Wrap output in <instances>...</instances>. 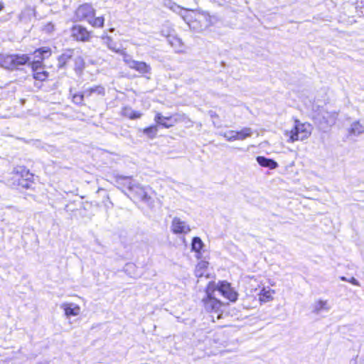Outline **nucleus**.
Returning a JSON list of instances; mask_svg holds the SVG:
<instances>
[{"label": "nucleus", "mask_w": 364, "mask_h": 364, "mask_svg": "<svg viewBox=\"0 0 364 364\" xmlns=\"http://www.w3.org/2000/svg\"><path fill=\"white\" fill-rule=\"evenodd\" d=\"M312 127L309 123H302L299 120L294 121V127L291 130H287L284 135L288 137L287 141L293 143L296 141H303L307 139L311 134Z\"/></svg>", "instance_id": "nucleus-1"}, {"label": "nucleus", "mask_w": 364, "mask_h": 364, "mask_svg": "<svg viewBox=\"0 0 364 364\" xmlns=\"http://www.w3.org/2000/svg\"><path fill=\"white\" fill-rule=\"evenodd\" d=\"M212 283L210 282L206 289L207 297L203 299V301L205 310L212 314V321L215 322L216 320H219L223 316V304L212 296Z\"/></svg>", "instance_id": "nucleus-2"}, {"label": "nucleus", "mask_w": 364, "mask_h": 364, "mask_svg": "<svg viewBox=\"0 0 364 364\" xmlns=\"http://www.w3.org/2000/svg\"><path fill=\"white\" fill-rule=\"evenodd\" d=\"M29 60L30 58L26 54L9 55L1 58V65L6 69L14 70L26 64Z\"/></svg>", "instance_id": "nucleus-3"}, {"label": "nucleus", "mask_w": 364, "mask_h": 364, "mask_svg": "<svg viewBox=\"0 0 364 364\" xmlns=\"http://www.w3.org/2000/svg\"><path fill=\"white\" fill-rule=\"evenodd\" d=\"M124 62L131 69L137 71L147 79H150L151 73V67L144 61L133 60L128 54L123 58Z\"/></svg>", "instance_id": "nucleus-4"}, {"label": "nucleus", "mask_w": 364, "mask_h": 364, "mask_svg": "<svg viewBox=\"0 0 364 364\" xmlns=\"http://www.w3.org/2000/svg\"><path fill=\"white\" fill-rule=\"evenodd\" d=\"M187 119L185 114H175L169 117H164L161 113H156L154 117V121L159 125L164 128H170L178 122L183 121Z\"/></svg>", "instance_id": "nucleus-5"}, {"label": "nucleus", "mask_w": 364, "mask_h": 364, "mask_svg": "<svg viewBox=\"0 0 364 364\" xmlns=\"http://www.w3.org/2000/svg\"><path fill=\"white\" fill-rule=\"evenodd\" d=\"M213 291H217L224 297L229 299L230 301H235L237 299V294L230 287V283L227 282H220L217 287L215 289L213 287L214 284H212Z\"/></svg>", "instance_id": "nucleus-6"}, {"label": "nucleus", "mask_w": 364, "mask_h": 364, "mask_svg": "<svg viewBox=\"0 0 364 364\" xmlns=\"http://www.w3.org/2000/svg\"><path fill=\"white\" fill-rule=\"evenodd\" d=\"M127 190L134 194V197L144 202H148L151 198L148 195L146 188L127 181Z\"/></svg>", "instance_id": "nucleus-7"}, {"label": "nucleus", "mask_w": 364, "mask_h": 364, "mask_svg": "<svg viewBox=\"0 0 364 364\" xmlns=\"http://www.w3.org/2000/svg\"><path fill=\"white\" fill-rule=\"evenodd\" d=\"M95 11L90 4H83L80 5L75 11V17L78 21H87L94 17Z\"/></svg>", "instance_id": "nucleus-8"}, {"label": "nucleus", "mask_w": 364, "mask_h": 364, "mask_svg": "<svg viewBox=\"0 0 364 364\" xmlns=\"http://www.w3.org/2000/svg\"><path fill=\"white\" fill-rule=\"evenodd\" d=\"M71 37L77 41L87 42L90 40L91 34L85 27L75 25L70 29Z\"/></svg>", "instance_id": "nucleus-9"}, {"label": "nucleus", "mask_w": 364, "mask_h": 364, "mask_svg": "<svg viewBox=\"0 0 364 364\" xmlns=\"http://www.w3.org/2000/svg\"><path fill=\"white\" fill-rule=\"evenodd\" d=\"M171 230L175 234H188L191 231L190 226L180 218L175 217L171 222Z\"/></svg>", "instance_id": "nucleus-10"}, {"label": "nucleus", "mask_w": 364, "mask_h": 364, "mask_svg": "<svg viewBox=\"0 0 364 364\" xmlns=\"http://www.w3.org/2000/svg\"><path fill=\"white\" fill-rule=\"evenodd\" d=\"M163 5L173 11V12L178 14L183 19L188 23V11L186 9H184L179 5L176 4L175 2H173L172 0H164L163 1Z\"/></svg>", "instance_id": "nucleus-11"}, {"label": "nucleus", "mask_w": 364, "mask_h": 364, "mask_svg": "<svg viewBox=\"0 0 364 364\" xmlns=\"http://www.w3.org/2000/svg\"><path fill=\"white\" fill-rule=\"evenodd\" d=\"M102 43L105 45L110 50L114 51L117 53L121 54L123 58L127 55V53L117 47V43L112 40V38L107 35L102 36Z\"/></svg>", "instance_id": "nucleus-12"}, {"label": "nucleus", "mask_w": 364, "mask_h": 364, "mask_svg": "<svg viewBox=\"0 0 364 364\" xmlns=\"http://www.w3.org/2000/svg\"><path fill=\"white\" fill-rule=\"evenodd\" d=\"M60 308L64 310L66 316H75L80 314V307L74 303H63Z\"/></svg>", "instance_id": "nucleus-13"}, {"label": "nucleus", "mask_w": 364, "mask_h": 364, "mask_svg": "<svg viewBox=\"0 0 364 364\" xmlns=\"http://www.w3.org/2000/svg\"><path fill=\"white\" fill-rule=\"evenodd\" d=\"M78 50L75 49H67L58 57V65L60 68L63 67L68 60L78 53Z\"/></svg>", "instance_id": "nucleus-14"}, {"label": "nucleus", "mask_w": 364, "mask_h": 364, "mask_svg": "<svg viewBox=\"0 0 364 364\" xmlns=\"http://www.w3.org/2000/svg\"><path fill=\"white\" fill-rule=\"evenodd\" d=\"M120 113L122 116L126 117L130 119H139L142 115L141 112L135 111L129 107H122Z\"/></svg>", "instance_id": "nucleus-15"}, {"label": "nucleus", "mask_w": 364, "mask_h": 364, "mask_svg": "<svg viewBox=\"0 0 364 364\" xmlns=\"http://www.w3.org/2000/svg\"><path fill=\"white\" fill-rule=\"evenodd\" d=\"M256 160L261 166L267 167L270 169H274L278 166V164L275 161L264 156H257Z\"/></svg>", "instance_id": "nucleus-16"}, {"label": "nucleus", "mask_w": 364, "mask_h": 364, "mask_svg": "<svg viewBox=\"0 0 364 364\" xmlns=\"http://www.w3.org/2000/svg\"><path fill=\"white\" fill-rule=\"evenodd\" d=\"M364 133V127L359 121L353 122L348 129V134L352 136H359Z\"/></svg>", "instance_id": "nucleus-17"}, {"label": "nucleus", "mask_w": 364, "mask_h": 364, "mask_svg": "<svg viewBox=\"0 0 364 364\" xmlns=\"http://www.w3.org/2000/svg\"><path fill=\"white\" fill-rule=\"evenodd\" d=\"M330 309L331 306L328 301L318 300L314 303L313 311L316 314H320L323 311H328Z\"/></svg>", "instance_id": "nucleus-18"}, {"label": "nucleus", "mask_w": 364, "mask_h": 364, "mask_svg": "<svg viewBox=\"0 0 364 364\" xmlns=\"http://www.w3.org/2000/svg\"><path fill=\"white\" fill-rule=\"evenodd\" d=\"M21 176L26 177V178H22L19 181V185L25 188H29L31 186V179L33 178V174L29 173V171L22 168L21 170Z\"/></svg>", "instance_id": "nucleus-19"}, {"label": "nucleus", "mask_w": 364, "mask_h": 364, "mask_svg": "<svg viewBox=\"0 0 364 364\" xmlns=\"http://www.w3.org/2000/svg\"><path fill=\"white\" fill-rule=\"evenodd\" d=\"M93 94L104 96L105 95V90L101 85L94 86L85 90V95L87 97H90Z\"/></svg>", "instance_id": "nucleus-20"}, {"label": "nucleus", "mask_w": 364, "mask_h": 364, "mask_svg": "<svg viewBox=\"0 0 364 364\" xmlns=\"http://www.w3.org/2000/svg\"><path fill=\"white\" fill-rule=\"evenodd\" d=\"M208 266V262L206 261L199 262L195 269V275L197 277H202L205 275V272Z\"/></svg>", "instance_id": "nucleus-21"}, {"label": "nucleus", "mask_w": 364, "mask_h": 364, "mask_svg": "<svg viewBox=\"0 0 364 364\" xmlns=\"http://www.w3.org/2000/svg\"><path fill=\"white\" fill-rule=\"evenodd\" d=\"M115 178L118 188H121L122 191L127 189V181H132L129 176H117Z\"/></svg>", "instance_id": "nucleus-22"}, {"label": "nucleus", "mask_w": 364, "mask_h": 364, "mask_svg": "<svg viewBox=\"0 0 364 364\" xmlns=\"http://www.w3.org/2000/svg\"><path fill=\"white\" fill-rule=\"evenodd\" d=\"M252 134V129L249 127H245L240 131H236V140H244L246 138L251 136Z\"/></svg>", "instance_id": "nucleus-23"}, {"label": "nucleus", "mask_w": 364, "mask_h": 364, "mask_svg": "<svg viewBox=\"0 0 364 364\" xmlns=\"http://www.w3.org/2000/svg\"><path fill=\"white\" fill-rule=\"evenodd\" d=\"M204 244L201 239L198 237H194L192 240L191 250L197 253H200V250L203 248Z\"/></svg>", "instance_id": "nucleus-24"}, {"label": "nucleus", "mask_w": 364, "mask_h": 364, "mask_svg": "<svg viewBox=\"0 0 364 364\" xmlns=\"http://www.w3.org/2000/svg\"><path fill=\"white\" fill-rule=\"evenodd\" d=\"M168 41L170 45L176 49L178 51H181L183 47V43L181 40L176 36H169Z\"/></svg>", "instance_id": "nucleus-25"}, {"label": "nucleus", "mask_w": 364, "mask_h": 364, "mask_svg": "<svg viewBox=\"0 0 364 364\" xmlns=\"http://www.w3.org/2000/svg\"><path fill=\"white\" fill-rule=\"evenodd\" d=\"M158 132L157 126L152 125L149 127L145 128L143 130L144 134H146L149 138L154 139L156 137Z\"/></svg>", "instance_id": "nucleus-26"}, {"label": "nucleus", "mask_w": 364, "mask_h": 364, "mask_svg": "<svg viewBox=\"0 0 364 364\" xmlns=\"http://www.w3.org/2000/svg\"><path fill=\"white\" fill-rule=\"evenodd\" d=\"M36 56L38 57V55H41V59L43 60L45 58H47L50 55L51 50L48 47H42L41 48L37 49L35 51Z\"/></svg>", "instance_id": "nucleus-27"}, {"label": "nucleus", "mask_w": 364, "mask_h": 364, "mask_svg": "<svg viewBox=\"0 0 364 364\" xmlns=\"http://www.w3.org/2000/svg\"><path fill=\"white\" fill-rule=\"evenodd\" d=\"M105 22V18L102 16L94 18L91 17L90 20H88V23L94 27L101 28L103 26Z\"/></svg>", "instance_id": "nucleus-28"}, {"label": "nucleus", "mask_w": 364, "mask_h": 364, "mask_svg": "<svg viewBox=\"0 0 364 364\" xmlns=\"http://www.w3.org/2000/svg\"><path fill=\"white\" fill-rule=\"evenodd\" d=\"M48 77V73L45 71L43 68L33 73V77L38 80L43 81Z\"/></svg>", "instance_id": "nucleus-29"}, {"label": "nucleus", "mask_w": 364, "mask_h": 364, "mask_svg": "<svg viewBox=\"0 0 364 364\" xmlns=\"http://www.w3.org/2000/svg\"><path fill=\"white\" fill-rule=\"evenodd\" d=\"M220 135L223 136L228 141H233L236 140V131L234 130L222 132L220 134Z\"/></svg>", "instance_id": "nucleus-30"}, {"label": "nucleus", "mask_w": 364, "mask_h": 364, "mask_svg": "<svg viewBox=\"0 0 364 364\" xmlns=\"http://www.w3.org/2000/svg\"><path fill=\"white\" fill-rule=\"evenodd\" d=\"M274 293V291L272 290H265L263 289L262 291L260 300L262 301H267L272 299V294Z\"/></svg>", "instance_id": "nucleus-31"}, {"label": "nucleus", "mask_w": 364, "mask_h": 364, "mask_svg": "<svg viewBox=\"0 0 364 364\" xmlns=\"http://www.w3.org/2000/svg\"><path fill=\"white\" fill-rule=\"evenodd\" d=\"M86 97L85 95V90L81 93H76L73 95V102L77 105H82L84 97Z\"/></svg>", "instance_id": "nucleus-32"}, {"label": "nucleus", "mask_w": 364, "mask_h": 364, "mask_svg": "<svg viewBox=\"0 0 364 364\" xmlns=\"http://www.w3.org/2000/svg\"><path fill=\"white\" fill-rule=\"evenodd\" d=\"M41 60H42L41 59V60H38L36 61L32 62L31 65V68H32L33 73H35L36 71H38L39 70H42V68H43L42 67V61Z\"/></svg>", "instance_id": "nucleus-33"}, {"label": "nucleus", "mask_w": 364, "mask_h": 364, "mask_svg": "<svg viewBox=\"0 0 364 364\" xmlns=\"http://www.w3.org/2000/svg\"><path fill=\"white\" fill-rule=\"evenodd\" d=\"M75 67L77 69H82L85 64L83 58L79 55H77L75 57Z\"/></svg>", "instance_id": "nucleus-34"}, {"label": "nucleus", "mask_w": 364, "mask_h": 364, "mask_svg": "<svg viewBox=\"0 0 364 364\" xmlns=\"http://www.w3.org/2000/svg\"><path fill=\"white\" fill-rule=\"evenodd\" d=\"M342 281L348 282L355 286H360L359 282L354 277H350V279H347L346 277H341L340 278Z\"/></svg>", "instance_id": "nucleus-35"}, {"label": "nucleus", "mask_w": 364, "mask_h": 364, "mask_svg": "<svg viewBox=\"0 0 364 364\" xmlns=\"http://www.w3.org/2000/svg\"><path fill=\"white\" fill-rule=\"evenodd\" d=\"M136 268V266L133 263H128L125 265L124 269V271L129 274H131L132 272L134 271Z\"/></svg>", "instance_id": "nucleus-36"}, {"label": "nucleus", "mask_w": 364, "mask_h": 364, "mask_svg": "<svg viewBox=\"0 0 364 364\" xmlns=\"http://www.w3.org/2000/svg\"><path fill=\"white\" fill-rule=\"evenodd\" d=\"M44 31L47 33H50L54 31V25L52 23H48L44 26Z\"/></svg>", "instance_id": "nucleus-37"}, {"label": "nucleus", "mask_w": 364, "mask_h": 364, "mask_svg": "<svg viewBox=\"0 0 364 364\" xmlns=\"http://www.w3.org/2000/svg\"><path fill=\"white\" fill-rule=\"evenodd\" d=\"M328 126H332L336 122V117L335 115H331L329 119L326 121Z\"/></svg>", "instance_id": "nucleus-38"}, {"label": "nucleus", "mask_w": 364, "mask_h": 364, "mask_svg": "<svg viewBox=\"0 0 364 364\" xmlns=\"http://www.w3.org/2000/svg\"><path fill=\"white\" fill-rule=\"evenodd\" d=\"M208 114L209 116L212 118V119H215V118H218V115L217 114V113L214 111H209L208 112Z\"/></svg>", "instance_id": "nucleus-39"}, {"label": "nucleus", "mask_w": 364, "mask_h": 364, "mask_svg": "<svg viewBox=\"0 0 364 364\" xmlns=\"http://www.w3.org/2000/svg\"><path fill=\"white\" fill-rule=\"evenodd\" d=\"M4 8V6L2 4L0 3V11H1Z\"/></svg>", "instance_id": "nucleus-40"}]
</instances>
